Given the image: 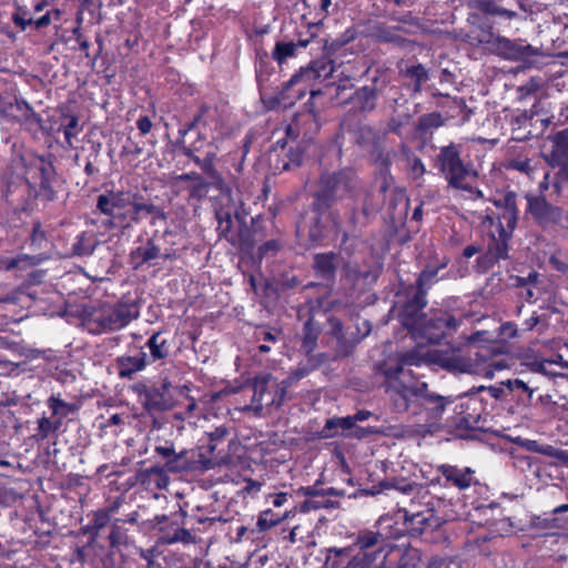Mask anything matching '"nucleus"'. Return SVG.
Returning <instances> with one entry per match:
<instances>
[{"mask_svg": "<svg viewBox=\"0 0 568 568\" xmlns=\"http://www.w3.org/2000/svg\"><path fill=\"white\" fill-rule=\"evenodd\" d=\"M491 44L496 54L505 60L519 61L527 68L536 67L534 58L546 57L541 48L525 43L524 40H511L506 37L490 34V39L485 41Z\"/></svg>", "mask_w": 568, "mask_h": 568, "instance_id": "0eeeda50", "label": "nucleus"}, {"mask_svg": "<svg viewBox=\"0 0 568 568\" xmlns=\"http://www.w3.org/2000/svg\"><path fill=\"white\" fill-rule=\"evenodd\" d=\"M540 447H542V445L538 444L536 440H528L526 444V448L535 453H539Z\"/></svg>", "mask_w": 568, "mask_h": 568, "instance_id": "3c124183", "label": "nucleus"}, {"mask_svg": "<svg viewBox=\"0 0 568 568\" xmlns=\"http://www.w3.org/2000/svg\"><path fill=\"white\" fill-rule=\"evenodd\" d=\"M47 405L51 409L52 416L61 420L77 410L75 405L62 400L60 395H51L47 400Z\"/></svg>", "mask_w": 568, "mask_h": 568, "instance_id": "a211bd4d", "label": "nucleus"}, {"mask_svg": "<svg viewBox=\"0 0 568 568\" xmlns=\"http://www.w3.org/2000/svg\"><path fill=\"white\" fill-rule=\"evenodd\" d=\"M478 247L475 245H468L464 248L463 255L467 258L473 257L475 254L478 253Z\"/></svg>", "mask_w": 568, "mask_h": 568, "instance_id": "de8ad7c7", "label": "nucleus"}, {"mask_svg": "<svg viewBox=\"0 0 568 568\" xmlns=\"http://www.w3.org/2000/svg\"><path fill=\"white\" fill-rule=\"evenodd\" d=\"M21 261V258H11L8 261H2L0 262V268L3 267L6 270H12L14 267H18Z\"/></svg>", "mask_w": 568, "mask_h": 568, "instance_id": "79ce46f5", "label": "nucleus"}, {"mask_svg": "<svg viewBox=\"0 0 568 568\" xmlns=\"http://www.w3.org/2000/svg\"><path fill=\"white\" fill-rule=\"evenodd\" d=\"M355 423L356 422L353 416L334 418V419H328L326 422V428L332 429L335 427H341L342 429H351Z\"/></svg>", "mask_w": 568, "mask_h": 568, "instance_id": "2f4dec72", "label": "nucleus"}, {"mask_svg": "<svg viewBox=\"0 0 568 568\" xmlns=\"http://www.w3.org/2000/svg\"><path fill=\"white\" fill-rule=\"evenodd\" d=\"M296 44L293 42H277L272 52V57L275 61L282 64L287 58L294 55Z\"/></svg>", "mask_w": 568, "mask_h": 568, "instance_id": "a878e982", "label": "nucleus"}, {"mask_svg": "<svg viewBox=\"0 0 568 568\" xmlns=\"http://www.w3.org/2000/svg\"><path fill=\"white\" fill-rule=\"evenodd\" d=\"M324 507H327V505L317 500L308 499L301 505V511L308 513L313 509H321Z\"/></svg>", "mask_w": 568, "mask_h": 568, "instance_id": "4c0bfd02", "label": "nucleus"}, {"mask_svg": "<svg viewBox=\"0 0 568 568\" xmlns=\"http://www.w3.org/2000/svg\"><path fill=\"white\" fill-rule=\"evenodd\" d=\"M13 21L17 26L21 27L22 30H26L28 26L33 23L32 17L28 16L27 12L16 14Z\"/></svg>", "mask_w": 568, "mask_h": 568, "instance_id": "c9c22d12", "label": "nucleus"}, {"mask_svg": "<svg viewBox=\"0 0 568 568\" xmlns=\"http://www.w3.org/2000/svg\"><path fill=\"white\" fill-rule=\"evenodd\" d=\"M132 196V193L123 191H110L99 195L97 207L109 217L106 225L119 229L131 226Z\"/></svg>", "mask_w": 568, "mask_h": 568, "instance_id": "423d86ee", "label": "nucleus"}, {"mask_svg": "<svg viewBox=\"0 0 568 568\" xmlns=\"http://www.w3.org/2000/svg\"><path fill=\"white\" fill-rule=\"evenodd\" d=\"M334 261L335 255L333 253L317 254L314 257V267L322 276H329L335 268Z\"/></svg>", "mask_w": 568, "mask_h": 568, "instance_id": "b1692460", "label": "nucleus"}, {"mask_svg": "<svg viewBox=\"0 0 568 568\" xmlns=\"http://www.w3.org/2000/svg\"><path fill=\"white\" fill-rule=\"evenodd\" d=\"M454 398L440 395L428 394V434H433L444 428H450L455 425L452 408Z\"/></svg>", "mask_w": 568, "mask_h": 568, "instance_id": "1a4fd4ad", "label": "nucleus"}, {"mask_svg": "<svg viewBox=\"0 0 568 568\" xmlns=\"http://www.w3.org/2000/svg\"><path fill=\"white\" fill-rule=\"evenodd\" d=\"M568 155V130L558 132L555 136V148L549 155V163L551 165H559L562 163V156Z\"/></svg>", "mask_w": 568, "mask_h": 568, "instance_id": "6ab92c4d", "label": "nucleus"}, {"mask_svg": "<svg viewBox=\"0 0 568 568\" xmlns=\"http://www.w3.org/2000/svg\"><path fill=\"white\" fill-rule=\"evenodd\" d=\"M335 72V64L328 59H318L313 61L306 68H302L298 73L294 74L285 84L284 90L290 91L295 85H301L297 90L294 99H302L306 91L310 90L312 97L320 93L318 90H314L313 82L315 80H326ZM288 99H293L292 95H287Z\"/></svg>", "mask_w": 568, "mask_h": 568, "instance_id": "6e6552de", "label": "nucleus"}, {"mask_svg": "<svg viewBox=\"0 0 568 568\" xmlns=\"http://www.w3.org/2000/svg\"><path fill=\"white\" fill-rule=\"evenodd\" d=\"M508 168L526 174H530L534 171L531 161L521 158L510 160Z\"/></svg>", "mask_w": 568, "mask_h": 568, "instance_id": "c85d7f7f", "label": "nucleus"}, {"mask_svg": "<svg viewBox=\"0 0 568 568\" xmlns=\"http://www.w3.org/2000/svg\"><path fill=\"white\" fill-rule=\"evenodd\" d=\"M282 521L281 516L274 514L272 509H266L258 515L256 526L258 531H266Z\"/></svg>", "mask_w": 568, "mask_h": 568, "instance_id": "393cba45", "label": "nucleus"}, {"mask_svg": "<svg viewBox=\"0 0 568 568\" xmlns=\"http://www.w3.org/2000/svg\"><path fill=\"white\" fill-rule=\"evenodd\" d=\"M258 349L262 353H267V352H270L271 348H270V346L263 344V345L258 346Z\"/></svg>", "mask_w": 568, "mask_h": 568, "instance_id": "69168bd1", "label": "nucleus"}, {"mask_svg": "<svg viewBox=\"0 0 568 568\" xmlns=\"http://www.w3.org/2000/svg\"><path fill=\"white\" fill-rule=\"evenodd\" d=\"M79 119L75 115L68 116V123L63 126V134L65 138L67 144L71 148L73 146V139L79 134Z\"/></svg>", "mask_w": 568, "mask_h": 568, "instance_id": "bb28decb", "label": "nucleus"}, {"mask_svg": "<svg viewBox=\"0 0 568 568\" xmlns=\"http://www.w3.org/2000/svg\"><path fill=\"white\" fill-rule=\"evenodd\" d=\"M494 13L498 14V16L506 17L508 19H513L514 17H516V12L507 10L505 8H498L496 10H494Z\"/></svg>", "mask_w": 568, "mask_h": 568, "instance_id": "49530a36", "label": "nucleus"}, {"mask_svg": "<svg viewBox=\"0 0 568 568\" xmlns=\"http://www.w3.org/2000/svg\"><path fill=\"white\" fill-rule=\"evenodd\" d=\"M539 323L538 316H530L528 320L525 321L524 326L526 331H531L536 325Z\"/></svg>", "mask_w": 568, "mask_h": 568, "instance_id": "a18cd8bd", "label": "nucleus"}, {"mask_svg": "<svg viewBox=\"0 0 568 568\" xmlns=\"http://www.w3.org/2000/svg\"><path fill=\"white\" fill-rule=\"evenodd\" d=\"M155 452L163 458H166L168 464H173L184 456V452L176 454L173 446H158Z\"/></svg>", "mask_w": 568, "mask_h": 568, "instance_id": "c756f323", "label": "nucleus"}, {"mask_svg": "<svg viewBox=\"0 0 568 568\" xmlns=\"http://www.w3.org/2000/svg\"><path fill=\"white\" fill-rule=\"evenodd\" d=\"M132 223L139 222L142 217L152 215L154 217L164 219V213L151 203H142L136 200V195L132 196Z\"/></svg>", "mask_w": 568, "mask_h": 568, "instance_id": "f3484780", "label": "nucleus"}, {"mask_svg": "<svg viewBox=\"0 0 568 568\" xmlns=\"http://www.w3.org/2000/svg\"><path fill=\"white\" fill-rule=\"evenodd\" d=\"M331 0H322V8L324 10H327V8L331 6Z\"/></svg>", "mask_w": 568, "mask_h": 568, "instance_id": "338daca9", "label": "nucleus"}, {"mask_svg": "<svg viewBox=\"0 0 568 568\" xmlns=\"http://www.w3.org/2000/svg\"><path fill=\"white\" fill-rule=\"evenodd\" d=\"M50 13L47 12L45 14H43L42 17L38 18L37 20H33V23L36 24L37 28H42V27H45L50 23Z\"/></svg>", "mask_w": 568, "mask_h": 568, "instance_id": "c03bdc74", "label": "nucleus"}, {"mask_svg": "<svg viewBox=\"0 0 568 568\" xmlns=\"http://www.w3.org/2000/svg\"><path fill=\"white\" fill-rule=\"evenodd\" d=\"M556 513H566L568 511V504H564V505H560L558 506L556 509H555Z\"/></svg>", "mask_w": 568, "mask_h": 568, "instance_id": "e2e57ef3", "label": "nucleus"}, {"mask_svg": "<svg viewBox=\"0 0 568 568\" xmlns=\"http://www.w3.org/2000/svg\"><path fill=\"white\" fill-rule=\"evenodd\" d=\"M494 204L501 210L496 216L494 214L479 215L480 229L490 237L488 251L495 260L507 258L508 241L516 227L518 210L516 194L507 192Z\"/></svg>", "mask_w": 568, "mask_h": 568, "instance_id": "f03ea898", "label": "nucleus"}, {"mask_svg": "<svg viewBox=\"0 0 568 568\" xmlns=\"http://www.w3.org/2000/svg\"><path fill=\"white\" fill-rule=\"evenodd\" d=\"M148 355L140 352L136 355L121 356L116 359L118 374L121 378H132L134 374L141 372L146 366Z\"/></svg>", "mask_w": 568, "mask_h": 568, "instance_id": "2eb2a0df", "label": "nucleus"}, {"mask_svg": "<svg viewBox=\"0 0 568 568\" xmlns=\"http://www.w3.org/2000/svg\"><path fill=\"white\" fill-rule=\"evenodd\" d=\"M517 333V326L511 322H506L500 326V334L507 338L516 337Z\"/></svg>", "mask_w": 568, "mask_h": 568, "instance_id": "f704fd0d", "label": "nucleus"}, {"mask_svg": "<svg viewBox=\"0 0 568 568\" xmlns=\"http://www.w3.org/2000/svg\"><path fill=\"white\" fill-rule=\"evenodd\" d=\"M138 129L142 134H146L152 129V122L148 116H142L136 122Z\"/></svg>", "mask_w": 568, "mask_h": 568, "instance_id": "ea45409f", "label": "nucleus"}, {"mask_svg": "<svg viewBox=\"0 0 568 568\" xmlns=\"http://www.w3.org/2000/svg\"><path fill=\"white\" fill-rule=\"evenodd\" d=\"M446 264H447V262H446V261H443V262L440 263V266H438L435 271H432V270H430V265L428 264V273H427L428 281H429L433 276H435V275L437 274V272H438V270H439L440 267H445V266H446Z\"/></svg>", "mask_w": 568, "mask_h": 568, "instance_id": "603ef678", "label": "nucleus"}, {"mask_svg": "<svg viewBox=\"0 0 568 568\" xmlns=\"http://www.w3.org/2000/svg\"><path fill=\"white\" fill-rule=\"evenodd\" d=\"M539 454L556 458L560 463L565 464L568 463V452L558 449L551 445H542L539 449Z\"/></svg>", "mask_w": 568, "mask_h": 568, "instance_id": "cd10ccee", "label": "nucleus"}, {"mask_svg": "<svg viewBox=\"0 0 568 568\" xmlns=\"http://www.w3.org/2000/svg\"><path fill=\"white\" fill-rule=\"evenodd\" d=\"M250 488H251V489L260 490V489H261V484L253 481V483L250 485Z\"/></svg>", "mask_w": 568, "mask_h": 568, "instance_id": "774afa93", "label": "nucleus"}, {"mask_svg": "<svg viewBox=\"0 0 568 568\" xmlns=\"http://www.w3.org/2000/svg\"><path fill=\"white\" fill-rule=\"evenodd\" d=\"M110 424L119 425L122 422V417L119 414H114L109 419Z\"/></svg>", "mask_w": 568, "mask_h": 568, "instance_id": "5fc2aeb1", "label": "nucleus"}, {"mask_svg": "<svg viewBox=\"0 0 568 568\" xmlns=\"http://www.w3.org/2000/svg\"><path fill=\"white\" fill-rule=\"evenodd\" d=\"M549 364L548 361H542V362H536L532 364V371L534 372H537V373H540V374H544V375H547L548 372H547V365Z\"/></svg>", "mask_w": 568, "mask_h": 568, "instance_id": "37998d69", "label": "nucleus"}, {"mask_svg": "<svg viewBox=\"0 0 568 568\" xmlns=\"http://www.w3.org/2000/svg\"><path fill=\"white\" fill-rule=\"evenodd\" d=\"M296 530H297V527H294L288 535V539L291 542L296 541Z\"/></svg>", "mask_w": 568, "mask_h": 568, "instance_id": "680f3d73", "label": "nucleus"}, {"mask_svg": "<svg viewBox=\"0 0 568 568\" xmlns=\"http://www.w3.org/2000/svg\"><path fill=\"white\" fill-rule=\"evenodd\" d=\"M378 540V535L375 532H366L359 535L352 547L348 548H331L329 552L334 554L337 557H351V554L354 549H359L363 551V557H354L349 565H362V568H367L366 566L371 562V557L366 552L367 549L375 546Z\"/></svg>", "mask_w": 568, "mask_h": 568, "instance_id": "f8f14e48", "label": "nucleus"}, {"mask_svg": "<svg viewBox=\"0 0 568 568\" xmlns=\"http://www.w3.org/2000/svg\"><path fill=\"white\" fill-rule=\"evenodd\" d=\"M153 361L163 359L169 354L166 339L161 337L160 333L153 334L146 343Z\"/></svg>", "mask_w": 568, "mask_h": 568, "instance_id": "4be33fe9", "label": "nucleus"}, {"mask_svg": "<svg viewBox=\"0 0 568 568\" xmlns=\"http://www.w3.org/2000/svg\"><path fill=\"white\" fill-rule=\"evenodd\" d=\"M61 425V419L51 420L49 417L42 416L38 419V429L33 438L37 442H42L47 439L51 433L57 432Z\"/></svg>", "mask_w": 568, "mask_h": 568, "instance_id": "412c9836", "label": "nucleus"}, {"mask_svg": "<svg viewBox=\"0 0 568 568\" xmlns=\"http://www.w3.org/2000/svg\"><path fill=\"white\" fill-rule=\"evenodd\" d=\"M369 416H371V412L359 410L353 417L355 418V422H363V420H366Z\"/></svg>", "mask_w": 568, "mask_h": 568, "instance_id": "09e8293b", "label": "nucleus"}, {"mask_svg": "<svg viewBox=\"0 0 568 568\" xmlns=\"http://www.w3.org/2000/svg\"><path fill=\"white\" fill-rule=\"evenodd\" d=\"M159 255L160 248L151 241L143 246H139L132 252V258L139 264L152 261Z\"/></svg>", "mask_w": 568, "mask_h": 568, "instance_id": "5701e85b", "label": "nucleus"}, {"mask_svg": "<svg viewBox=\"0 0 568 568\" xmlns=\"http://www.w3.org/2000/svg\"><path fill=\"white\" fill-rule=\"evenodd\" d=\"M437 118H438V115H437V114H428V120H427L428 126H429V125H436V126H438V125H439V123L437 122Z\"/></svg>", "mask_w": 568, "mask_h": 568, "instance_id": "864d4df0", "label": "nucleus"}, {"mask_svg": "<svg viewBox=\"0 0 568 568\" xmlns=\"http://www.w3.org/2000/svg\"><path fill=\"white\" fill-rule=\"evenodd\" d=\"M140 556L145 560L146 568H163L162 564L158 560L155 549H140Z\"/></svg>", "mask_w": 568, "mask_h": 568, "instance_id": "7c9ffc66", "label": "nucleus"}, {"mask_svg": "<svg viewBox=\"0 0 568 568\" xmlns=\"http://www.w3.org/2000/svg\"><path fill=\"white\" fill-rule=\"evenodd\" d=\"M445 520L439 518V517H435L434 515H430L428 516V519H427V523H428V526H436V527H439Z\"/></svg>", "mask_w": 568, "mask_h": 568, "instance_id": "8fccbe9b", "label": "nucleus"}, {"mask_svg": "<svg viewBox=\"0 0 568 568\" xmlns=\"http://www.w3.org/2000/svg\"><path fill=\"white\" fill-rule=\"evenodd\" d=\"M287 493H277L270 496V498H272L273 506L277 508L282 507L287 501Z\"/></svg>", "mask_w": 568, "mask_h": 568, "instance_id": "a19ab883", "label": "nucleus"}, {"mask_svg": "<svg viewBox=\"0 0 568 568\" xmlns=\"http://www.w3.org/2000/svg\"><path fill=\"white\" fill-rule=\"evenodd\" d=\"M438 470L445 478V484H452L459 489H466L473 484V470L470 468L459 469L454 466L442 465Z\"/></svg>", "mask_w": 568, "mask_h": 568, "instance_id": "dca6fc26", "label": "nucleus"}, {"mask_svg": "<svg viewBox=\"0 0 568 568\" xmlns=\"http://www.w3.org/2000/svg\"><path fill=\"white\" fill-rule=\"evenodd\" d=\"M277 248H278V243L276 241H274V240L268 241L260 246L258 255L262 258V257L266 256L270 252H272V253L276 252Z\"/></svg>", "mask_w": 568, "mask_h": 568, "instance_id": "e433bc0d", "label": "nucleus"}, {"mask_svg": "<svg viewBox=\"0 0 568 568\" xmlns=\"http://www.w3.org/2000/svg\"><path fill=\"white\" fill-rule=\"evenodd\" d=\"M413 216L415 219L422 220V217H423V205L422 204L415 209Z\"/></svg>", "mask_w": 568, "mask_h": 568, "instance_id": "6e6d98bb", "label": "nucleus"}, {"mask_svg": "<svg viewBox=\"0 0 568 568\" xmlns=\"http://www.w3.org/2000/svg\"><path fill=\"white\" fill-rule=\"evenodd\" d=\"M316 342V334L313 333V329L311 327V324L307 323L305 325V336L303 341V347L306 352H311L314 348Z\"/></svg>", "mask_w": 568, "mask_h": 568, "instance_id": "72a5a7b5", "label": "nucleus"}, {"mask_svg": "<svg viewBox=\"0 0 568 568\" xmlns=\"http://www.w3.org/2000/svg\"><path fill=\"white\" fill-rule=\"evenodd\" d=\"M425 172L423 162L419 159H414L410 165V174L417 179L422 178Z\"/></svg>", "mask_w": 568, "mask_h": 568, "instance_id": "58836bf2", "label": "nucleus"}, {"mask_svg": "<svg viewBox=\"0 0 568 568\" xmlns=\"http://www.w3.org/2000/svg\"><path fill=\"white\" fill-rule=\"evenodd\" d=\"M287 382H278L270 374H262L254 378L251 387L252 399L243 410L252 412L256 416H262L272 408H277L284 400Z\"/></svg>", "mask_w": 568, "mask_h": 568, "instance_id": "20e7f679", "label": "nucleus"}, {"mask_svg": "<svg viewBox=\"0 0 568 568\" xmlns=\"http://www.w3.org/2000/svg\"><path fill=\"white\" fill-rule=\"evenodd\" d=\"M155 520L159 525V541L165 545L172 544H192L194 536L190 530L180 526L178 521L169 519L166 516H156Z\"/></svg>", "mask_w": 568, "mask_h": 568, "instance_id": "9b49d317", "label": "nucleus"}, {"mask_svg": "<svg viewBox=\"0 0 568 568\" xmlns=\"http://www.w3.org/2000/svg\"><path fill=\"white\" fill-rule=\"evenodd\" d=\"M457 321L445 312H434L428 318V366L436 365L448 372L458 374L483 375L487 378L494 377V369H501L500 364H487L484 356L476 353V361L460 356L457 351L450 346L437 345L429 347L430 344H437L447 335L449 331L457 327Z\"/></svg>", "mask_w": 568, "mask_h": 568, "instance_id": "f257e3e1", "label": "nucleus"}, {"mask_svg": "<svg viewBox=\"0 0 568 568\" xmlns=\"http://www.w3.org/2000/svg\"><path fill=\"white\" fill-rule=\"evenodd\" d=\"M405 521L410 525V532L413 536H422L425 530L426 516L423 510L405 509Z\"/></svg>", "mask_w": 568, "mask_h": 568, "instance_id": "aec40b11", "label": "nucleus"}, {"mask_svg": "<svg viewBox=\"0 0 568 568\" xmlns=\"http://www.w3.org/2000/svg\"><path fill=\"white\" fill-rule=\"evenodd\" d=\"M139 314V306L133 302L101 305L91 315V324L97 326L92 331L95 333L120 331L138 318Z\"/></svg>", "mask_w": 568, "mask_h": 568, "instance_id": "39448f33", "label": "nucleus"}, {"mask_svg": "<svg viewBox=\"0 0 568 568\" xmlns=\"http://www.w3.org/2000/svg\"><path fill=\"white\" fill-rule=\"evenodd\" d=\"M529 213L546 226L560 220L561 211L549 204L542 195H526Z\"/></svg>", "mask_w": 568, "mask_h": 568, "instance_id": "ddd939ff", "label": "nucleus"}, {"mask_svg": "<svg viewBox=\"0 0 568 568\" xmlns=\"http://www.w3.org/2000/svg\"><path fill=\"white\" fill-rule=\"evenodd\" d=\"M435 168L444 174L449 185L468 191L477 197L483 196L481 191L474 187L477 173L471 165L463 162L457 145L452 143L440 148L439 154L435 160Z\"/></svg>", "mask_w": 568, "mask_h": 568, "instance_id": "7ed1b4c3", "label": "nucleus"}, {"mask_svg": "<svg viewBox=\"0 0 568 568\" xmlns=\"http://www.w3.org/2000/svg\"><path fill=\"white\" fill-rule=\"evenodd\" d=\"M547 179H548V174L545 175L544 182L540 183V189L541 190H547L548 189Z\"/></svg>", "mask_w": 568, "mask_h": 568, "instance_id": "0e129e2a", "label": "nucleus"}, {"mask_svg": "<svg viewBox=\"0 0 568 568\" xmlns=\"http://www.w3.org/2000/svg\"><path fill=\"white\" fill-rule=\"evenodd\" d=\"M111 544L114 545L118 540V530L114 528L110 534Z\"/></svg>", "mask_w": 568, "mask_h": 568, "instance_id": "052dcab7", "label": "nucleus"}, {"mask_svg": "<svg viewBox=\"0 0 568 568\" xmlns=\"http://www.w3.org/2000/svg\"><path fill=\"white\" fill-rule=\"evenodd\" d=\"M402 323L409 331L412 338H423L426 332V318L416 303H409L402 313Z\"/></svg>", "mask_w": 568, "mask_h": 568, "instance_id": "4468645a", "label": "nucleus"}, {"mask_svg": "<svg viewBox=\"0 0 568 568\" xmlns=\"http://www.w3.org/2000/svg\"><path fill=\"white\" fill-rule=\"evenodd\" d=\"M48 6L47 1H40L34 6V11L40 12Z\"/></svg>", "mask_w": 568, "mask_h": 568, "instance_id": "13d9d810", "label": "nucleus"}, {"mask_svg": "<svg viewBox=\"0 0 568 568\" xmlns=\"http://www.w3.org/2000/svg\"><path fill=\"white\" fill-rule=\"evenodd\" d=\"M425 364L426 353L423 347L418 346L416 351L400 355L399 365L395 369L387 368L385 371V375L389 378L399 377L403 381H405L406 376L418 379V377L423 376V374L416 373L414 368H423Z\"/></svg>", "mask_w": 568, "mask_h": 568, "instance_id": "9d476101", "label": "nucleus"}, {"mask_svg": "<svg viewBox=\"0 0 568 568\" xmlns=\"http://www.w3.org/2000/svg\"><path fill=\"white\" fill-rule=\"evenodd\" d=\"M212 160H213V155H212V156H207V158L205 159V163H204V165H203V169H204L205 171H211V170H212Z\"/></svg>", "mask_w": 568, "mask_h": 568, "instance_id": "4d7b16f0", "label": "nucleus"}, {"mask_svg": "<svg viewBox=\"0 0 568 568\" xmlns=\"http://www.w3.org/2000/svg\"><path fill=\"white\" fill-rule=\"evenodd\" d=\"M508 389L511 392L515 390H523L528 393V397L531 398L534 394V389L530 388L524 381L515 378V379H508L505 383H503Z\"/></svg>", "mask_w": 568, "mask_h": 568, "instance_id": "473e14b6", "label": "nucleus"}, {"mask_svg": "<svg viewBox=\"0 0 568 568\" xmlns=\"http://www.w3.org/2000/svg\"><path fill=\"white\" fill-rule=\"evenodd\" d=\"M263 339L274 342L276 337L271 332H264Z\"/></svg>", "mask_w": 568, "mask_h": 568, "instance_id": "bf43d9fd", "label": "nucleus"}]
</instances>
